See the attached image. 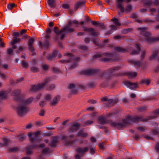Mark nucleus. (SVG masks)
<instances>
[{"label":"nucleus","instance_id":"nucleus-1","mask_svg":"<svg viewBox=\"0 0 159 159\" xmlns=\"http://www.w3.org/2000/svg\"><path fill=\"white\" fill-rule=\"evenodd\" d=\"M157 117V116H148V118H143L141 117H139L136 116L134 117H132L130 116H127L125 117V119H122V123H113L112 125L116 126L118 125L117 129H120L121 128L126 127L128 125L130 124L129 121H131L133 122L138 123L139 121L143 122L147 121L148 120L155 119Z\"/></svg>","mask_w":159,"mask_h":159},{"label":"nucleus","instance_id":"nucleus-2","mask_svg":"<svg viewBox=\"0 0 159 159\" xmlns=\"http://www.w3.org/2000/svg\"><path fill=\"white\" fill-rule=\"evenodd\" d=\"M139 29L143 31H142L140 32V34L145 37V40L148 43H151L159 41V37H151V34L150 33L147 31H144V30L146 29V28H140Z\"/></svg>","mask_w":159,"mask_h":159},{"label":"nucleus","instance_id":"nucleus-3","mask_svg":"<svg viewBox=\"0 0 159 159\" xmlns=\"http://www.w3.org/2000/svg\"><path fill=\"white\" fill-rule=\"evenodd\" d=\"M51 80L50 77L45 78L43 82L41 83H39L37 84L33 85L31 86L30 90L32 92H36L39 91L43 88L46 86V84Z\"/></svg>","mask_w":159,"mask_h":159},{"label":"nucleus","instance_id":"nucleus-4","mask_svg":"<svg viewBox=\"0 0 159 159\" xmlns=\"http://www.w3.org/2000/svg\"><path fill=\"white\" fill-rule=\"evenodd\" d=\"M40 131H37L35 133L29 132L28 134L29 140L32 144L34 143L35 142L39 143L41 141L42 139L38 136L40 134Z\"/></svg>","mask_w":159,"mask_h":159},{"label":"nucleus","instance_id":"nucleus-5","mask_svg":"<svg viewBox=\"0 0 159 159\" xmlns=\"http://www.w3.org/2000/svg\"><path fill=\"white\" fill-rule=\"evenodd\" d=\"M124 1V0H117V7L120 9V12L122 13H123L124 11L129 12L132 10V6L130 5H129L125 7L124 9V7L122 5V3Z\"/></svg>","mask_w":159,"mask_h":159},{"label":"nucleus","instance_id":"nucleus-6","mask_svg":"<svg viewBox=\"0 0 159 159\" xmlns=\"http://www.w3.org/2000/svg\"><path fill=\"white\" fill-rule=\"evenodd\" d=\"M11 94L12 96L14 97V100L19 102L24 97L23 95L21 94L20 90L19 89L13 90L11 93Z\"/></svg>","mask_w":159,"mask_h":159},{"label":"nucleus","instance_id":"nucleus-7","mask_svg":"<svg viewBox=\"0 0 159 159\" xmlns=\"http://www.w3.org/2000/svg\"><path fill=\"white\" fill-rule=\"evenodd\" d=\"M100 70L99 69H89L80 71L79 72V74L82 75H91L96 74Z\"/></svg>","mask_w":159,"mask_h":159},{"label":"nucleus","instance_id":"nucleus-8","mask_svg":"<svg viewBox=\"0 0 159 159\" xmlns=\"http://www.w3.org/2000/svg\"><path fill=\"white\" fill-rule=\"evenodd\" d=\"M17 112L19 116H22L24 113H26L28 111V109L25 105H20L16 108Z\"/></svg>","mask_w":159,"mask_h":159},{"label":"nucleus","instance_id":"nucleus-9","mask_svg":"<svg viewBox=\"0 0 159 159\" xmlns=\"http://www.w3.org/2000/svg\"><path fill=\"white\" fill-rule=\"evenodd\" d=\"M71 123L72 124V125L68 129V131L70 133L76 132L80 127V124L78 123Z\"/></svg>","mask_w":159,"mask_h":159},{"label":"nucleus","instance_id":"nucleus-10","mask_svg":"<svg viewBox=\"0 0 159 159\" xmlns=\"http://www.w3.org/2000/svg\"><path fill=\"white\" fill-rule=\"evenodd\" d=\"M103 56L111 57H113L114 54L112 53L108 52H104L102 54H97L93 56L92 58L93 59H95L102 57Z\"/></svg>","mask_w":159,"mask_h":159},{"label":"nucleus","instance_id":"nucleus-11","mask_svg":"<svg viewBox=\"0 0 159 159\" xmlns=\"http://www.w3.org/2000/svg\"><path fill=\"white\" fill-rule=\"evenodd\" d=\"M66 55L69 57V59L67 60H61L60 61V62L63 63H67L74 60V56L72 53H69L66 54Z\"/></svg>","mask_w":159,"mask_h":159},{"label":"nucleus","instance_id":"nucleus-12","mask_svg":"<svg viewBox=\"0 0 159 159\" xmlns=\"http://www.w3.org/2000/svg\"><path fill=\"white\" fill-rule=\"evenodd\" d=\"M126 85L132 90H135L139 87L137 82L132 83L129 81H126L125 83Z\"/></svg>","mask_w":159,"mask_h":159},{"label":"nucleus","instance_id":"nucleus-13","mask_svg":"<svg viewBox=\"0 0 159 159\" xmlns=\"http://www.w3.org/2000/svg\"><path fill=\"white\" fill-rule=\"evenodd\" d=\"M58 136L52 137V140L49 144L51 147L52 148L56 147L58 142Z\"/></svg>","mask_w":159,"mask_h":159},{"label":"nucleus","instance_id":"nucleus-14","mask_svg":"<svg viewBox=\"0 0 159 159\" xmlns=\"http://www.w3.org/2000/svg\"><path fill=\"white\" fill-rule=\"evenodd\" d=\"M73 137H74V135L71 134V135H70L69 136V137L71 138H73ZM68 138H69V137H67L66 136H63L61 137L62 140L65 141V145L66 146L73 143L75 141L74 140H71V141L66 140L67 139H68Z\"/></svg>","mask_w":159,"mask_h":159},{"label":"nucleus","instance_id":"nucleus-15","mask_svg":"<svg viewBox=\"0 0 159 159\" xmlns=\"http://www.w3.org/2000/svg\"><path fill=\"white\" fill-rule=\"evenodd\" d=\"M35 39L33 38H30L28 41V46L29 50L31 52H33L34 51V49L33 46V44Z\"/></svg>","mask_w":159,"mask_h":159},{"label":"nucleus","instance_id":"nucleus-16","mask_svg":"<svg viewBox=\"0 0 159 159\" xmlns=\"http://www.w3.org/2000/svg\"><path fill=\"white\" fill-rule=\"evenodd\" d=\"M129 63L134 65L137 68H140L141 66V62L140 61H134V60H130L128 61Z\"/></svg>","mask_w":159,"mask_h":159},{"label":"nucleus","instance_id":"nucleus-17","mask_svg":"<svg viewBox=\"0 0 159 159\" xmlns=\"http://www.w3.org/2000/svg\"><path fill=\"white\" fill-rule=\"evenodd\" d=\"M31 145L28 146L27 147L29 149H30L32 150L33 149H36L38 148H43L45 146V144L44 143H41L39 145H37L36 144H33Z\"/></svg>","mask_w":159,"mask_h":159},{"label":"nucleus","instance_id":"nucleus-18","mask_svg":"<svg viewBox=\"0 0 159 159\" xmlns=\"http://www.w3.org/2000/svg\"><path fill=\"white\" fill-rule=\"evenodd\" d=\"M34 98L32 97H30L25 100H24V98H22V100H20V102L26 106L27 105L30 104L33 101Z\"/></svg>","mask_w":159,"mask_h":159},{"label":"nucleus","instance_id":"nucleus-19","mask_svg":"<svg viewBox=\"0 0 159 159\" xmlns=\"http://www.w3.org/2000/svg\"><path fill=\"white\" fill-rule=\"evenodd\" d=\"M60 96L57 95L54 98L53 101L50 103V105L51 106H55L60 101Z\"/></svg>","mask_w":159,"mask_h":159},{"label":"nucleus","instance_id":"nucleus-20","mask_svg":"<svg viewBox=\"0 0 159 159\" xmlns=\"http://www.w3.org/2000/svg\"><path fill=\"white\" fill-rule=\"evenodd\" d=\"M98 22L96 21H92L91 23L93 25H95L96 26H98L100 27V28L102 30H105L106 29V26L103 23H98Z\"/></svg>","mask_w":159,"mask_h":159},{"label":"nucleus","instance_id":"nucleus-21","mask_svg":"<svg viewBox=\"0 0 159 159\" xmlns=\"http://www.w3.org/2000/svg\"><path fill=\"white\" fill-rule=\"evenodd\" d=\"M84 31L85 32H90L91 34L94 36H97L98 35V33L96 32L94 29L92 28H86L84 29Z\"/></svg>","mask_w":159,"mask_h":159},{"label":"nucleus","instance_id":"nucleus-22","mask_svg":"<svg viewBox=\"0 0 159 159\" xmlns=\"http://www.w3.org/2000/svg\"><path fill=\"white\" fill-rule=\"evenodd\" d=\"M58 51L56 50L53 51L51 54L48 55L47 57V59L50 60H52L57 56Z\"/></svg>","mask_w":159,"mask_h":159},{"label":"nucleus","instance_id":"nucleus-23","mask_svg":"<svg viewBox=\"0 0 159 159\" xmlns=\"http://www.w3.org/2000/svg\"><path fill=\"white\" fill-rule=\"evenodd\" d=\"M115 50L118 52L126 53L129 52L127 48H124L120 47H116L114 48Z\"/></svg>","mask_w":159,"mask_h":159},{"label":"nucleus","instance_id":"nucleus-24","mask_svg":"<svg viewBox=\"0 0 159 159\" xmlns=\"http://www.w3.org/2000/svg\"><path fill=\"white\" fill-rule=\"evenodd\" d=\"M151 80L149 78L147 79H142L139 81V84H145L149 85L151 83Z\"/></svg>","mask_w":159,"mask_h":159},{"label":"nucleus","instance_id":"nucleus-25","mask_svg":"<svg viewBox=\"0 0 159 159\" xmlns=\"http://www.w3.org/2000/svg\"><path fill=\"white\" fill-rule=\"evenodd\" d=\"M85 1L80 2L76 3L75 6L74 10L76 11L80 7L84 6Z\"/></svg>","mask_w":159,"mask_h":159},{"label":"nucleus","instance_id":"nucleus-26","mask_svg":"<svg viewBox=\"0 0 159 159\" xmlns=\"http://www.w3.org/2000/svg\"><path fill=\"white\" fill-rule=\"evenodd\" d=\"M120 68V67L119 66H116L113 67L108 69L107 70V72L110 73H112L114 72L115 71H117L119 70Z\"/></svg>","mask_w":159,"mask_h":159},{"label":"nucleus","instance_id":"nucleus-27","mask_svg":"<svg viewBox=\"0 0 159 159\" xmlns=\"http://www.w3.org/2000/svg\"><path fill=\"white\" fill-rule=\"evenodd\" d=\"M137 74L136 72H128L125 73V76H127L129 78H134L136 77L137 75Z\"/></svg>","mask_w":159,"mask_h":159},{"label":"nucleus","instance_id":"nucleus-28","mask_svg":"<svg viewBox=\"0 0 159 159\" xmlns=\"http://www.w3.org/2000/svg\"><path fill=\"white\" fill-rule=\"evenodd\" d=\"M121 121L122 122L121 123H120V122H112V120H106V119L105 120V124L106 123H110V125H111V127H114L115 128H116V129H117L118 130H121V129H124L125 128H121V129H117L118 125H117L116 126H114L113 125H112V124L113 123H122L123 122H122V120H121Z\"/></svg>","mask_w":159,"mask_h":159},{"label":"nucleus","instance_id":"nucleus-29","mask_svg":"<svg viewBox=\"0 0 159 159\" xmlns=\"http://www.w3.org/2000/svg\"><path fill=\"white\" fill-rule=\"evenodd\" d=\"M141 1L143 3V7H150L152 3V1L150 0L147 1L146 0H141Z\"/></svg>","mask_w":159,"mask_h":159},{"label":"nucleus","instance_id":"nucleus-30","mask_svg":"<svg viewBox=\"0 0 159 159\" xmlns=\"http://www.w3.org/2000/svg\"><path fill=\"white\" fill-rule=\"evenodd\" d=\"M84 129H80L78 132V136L79 137H81L83 138L86 137L88 134L87 133H84Z\"/></svg>","mask_w":159,"mask_h":159},{"label":"nucleus","instance_id":"nucleus-31","mask_svg":"<svg viewBox=\"0 0 159 159\" xmlns=\"http://www.w3.org/2000/svg\"><path fill=\"white\" fill-rule=\"evenodd\" d=\"M89 150V148L88 147H85L82 149L81 148H78L77 149V151L79 153L82 154L83 153L86 152Z\"/></svg>","mask_w":159,"mask_h":159},{"label":"nucleus","instance_id":"nucleus-32","mask_svg":"<svg viewBox=\"0 0 159 159\" xmlns=\"http://www.w3.org/2000/svg\"><path fill=\"white\" fill-rule=\"evenodd\" d=\"M48 3L49 6L52 8H54L56 7L55 0H48Z\"/></svg>","mask_w":159,"mask_h":159},{"label":"nucleus","instance_id":"nucleus-33","mask_svg":"<svg viewBox=\"0 0 159 159\" xmlns=\"http://www.w3.org/2000/svg\"><path fill=\"white\" fill-rule=\"evenodd\" d=\"M53 31L54 33L57 35L60 34L61 33L65 31H63V28L61 29L60 30L58 27L57 26H55L54 27Z\"/></svg>","mask_w":159,"mask_h":159},{"label":"nucleus","instance_id":"nucleus-34","mask_svg":"<svg viewBox=\"0 0 159 159\" xmlns=\"http://www.w3.org/2000/svg\"><path fill=\"white\" fill-rule=\"evenodd\" d=\"M2 141L3 142V143H0V144L2 145V146L7 147L9 144L10 141L7 138H4L2 139Z\"/></svg>","mask_w":159,"mask_h":159},{"label":"nucleus","instance_id":"nucleus-35","mask_svg":"<svg viewBox=\"0 0 159 159\" xmlns=\"http://www.w3.org/2000/svg\"><path fill=\"white\" fill-rule=\"evenodd\" d=\"M106 119L103 117L100 116L98 118V123L101 125H104L105 124Z\"/></svg>","mask_w":159,"mask_h":159},{"label":"nucleus","instance_id":"nucleus-36","mask_svg":"<svg viewBox=\"0 0 159 159\" xmlns=\"http://www.w3.org/2000/svg\"><path fill=\"white\" fill-rule=\"evenodd\" d=\"M50 41L49 39H45L44 42L43 43V47L45 48L48 49L49 46Z\"/></svg>","mask_w":159,"mask_h":159},{"label":"nucleus","instance_id":"nucleus-37","mask_svg":"<svg viewBox=\"0 0 159 159\" xmlns=\"http://www.w3.org/2000/svg\"><path fill=\"white\" fill-rule=\"evenodd\" d=\"M0 97H1L2 99H4L7 98V93L3 91L0 92Z\"/></svg>","mask_w":159,"mask_h":159},{"label":"nucleus","instance_id":"nucleus-38","mask_svg":"<svg viewBox=\"0 0 159 159\" xmlns=\"http://www.w3.org/2000/svg\"><path fill=\"white\" fill-rule=\"evenodd\" d=\"M20 40L19 38H17L16 37H14L13 38V39L12 41H11V44H15L16 43L20 42Z\"/></svg>","mask_w":159,"mask_h":159},{"label":"nucleus","instance_id":"nucleus-39","mask_svg":"<svg viewBox=\"0 0 159 159\" xmlns=\"http://www.w3.org/2000/svg\"><path fill=\"white\" fill-rule=\"evenodd\" d=\"M111 20L114 22L116 26H120L121 24L119 22V20L118 19L115 18H113Z\"/></svg>","mask_w":159,"mask_h":159},{"label":"nucleus","instance_id":"nucleus-40","mask_svg":"<svg viewBox=\"0 0 159 159\" xmlns=\"http://www.w3.org/2000/svg\"><path fill=\"white\" fill-rule=\"evenodd\" d=\"M72 22L71 20H69L67 23L66 25L63 28V31H66V29H67V27H70L72 26Z\"/></svg>","mask_w":159,"mask_h":159},{"label":"nucleus","instance_id":"nucleus-41","mask_svg":"<svg viewBox=\"0 0 159 159\" xmlns=\"http://www.w3.org/2000/svg\"><path fill=\"white\" fill-rule=\"evenodd\" d=\"M107 101L108 103L111 104L113 103L114 104L117 103L118 101V100L117 99H116L115 100H114L112 99H110L108 100Z\"/></svg>","mask_w":159,"mask_h":159},{"label":"nucleus","instance_id":"nucleus-42","mask_svg":"<svg viewBox=\"0 0 159 159\" xmlns=\"http://www.w3.org/2000/svg\"><path fill=\"white\" fill-rule=\"evenodd\" d=\"M92 41L93 43L99 47L100 48H104V46L103 44H99L96 40L95 39H92Z\"/></svg>","mask_w":159,"mask_h":159},{"label":"nucleus","instance_id":"nucleus-43","mask_svg":"<svg viewBox=\"0 0 159 159\" xmlns=\"http://www.w3.org/2000/svg\"><path fill=\"white\" fill-rule=\"evenodd\" d=\"M112 60V58L103 57L100 59V61L103 62H107Z\"/></svg>","mask_w":159,"mask_h":159},{"label":"nucleus","instance_id":"nucleus-44","mask_svg":"<svg viewBox=\"0 0 159 159\" xmlns=\"http://www.w3.org/2000/svg\"><path fill=\"white\" fill-rule=\"evenodd\" d=\"M147 110V107L145 106H143L139 107L138 109V111L140 112H143Z\"/></svg>","mask_w":159,"mask_h":159},{"label":"nucleus","instance_id":"nucleus-45","mask_svg":"<svg viewBox=\"0 0 159 159\" xmlns=\"http://www.w3.org/2000/svg\"><path fill=\"white\" fill-rule=\"evenodd\" d=\"M158 129H152L151 130V132L152 134L154 135H158L159 137V131H158Z\"/></svg>","mask_w":159,"mask_h":159},{"label":"nucleus","instance_id":"nucleus-46","mask_svg":"<svg viewBox=\"0 0 159 159\" xmlns=\"http://www.w3.org/2000/svg\"><path fill=\"white\" fill-rule=\"evenodd\" d=\"M30 70L34 73H36L39 72V69L38 67L35 66H33L31 67L30 68Z\"/></svg>","mask_w":159,"mask_h":159},{"label":"nucleus","instance_id":"nucleus-47","mask_svg":"<svg viewBox=\"0 0 159 159\" xmlns=\"http://www.w3.org/2000/svg\"><path fill=\"white\" fill-rule=\"evenodd\" d=\"M157 51H155L153 52L151 56L150 57L149 59L150 60H152L154 59L158 54Z\"/></svg>","mask_w":159,"mask_h":159},{"label":"nucleus","instance_id":"nucleus-48","mask_svg":"<svg viewBox=\"0 0 159 159\" xmlns=\"http://www.w3.org/2000/svg\"><path fill=\"white\" fill-rule=\"evenodd\" d=\"M18 148L16 147H14L9 149V151L10 152H16L18 151Z\"/></svg>","mask_w":159,"mask_h":159},{"label":"nucleus","instance_id":"nucleus-49","mask_svg":"<svg viewBox=\"0 0 159 159\" xmlns=\"http://www.w3.org/2000/svg\"><path fill=\"white\" fill-rule=\"evenodd\" d=\"M52 70L53 72L55 73H59L61 72V71L59 69L55 67L52 68Z\"/></svg>","mask_w":159,"mask_h":159},{"label":"nucleus","instance_id":"nucleus-50","mask_svg":"<svg viewBox=\"0 0 159 159\" xmlns=\"http://www.w3.org/2000/svg\"><path fill=\"white\" fill-rule=\"evenodd\" d=\"M22 66L24 68H27L28 66V64L24 61H22L21 63Z\"/></svg>","mask_w":159,"mask_h":159},{"label":"nucleus","instance_id":"nucleus-51","mask_svg":"<svg viewBox=\"0 0 159 159\" xmlns=\"http://www.w3.org/2000/svg\"><path fill=\"white\" fill-rule=\"evenodd\" d=\"M72 23L73 24L75 25H83L84 24V22L83 21H81L80 23H79L77 20H73Z\"/></svg>","mask_w":159,"mask_h":159},{"label":"nucleus","instance_id":"nucleus-52","mask_svg":"<svg viewBox=\"0 0 159 159\" xmlns=\"http://www.w3.org/2000/svg\"><path fill=\"white\" fill-rule=\"evenodd\" d=\"M141 45L139 43H137L135 44V48L137 49V50L139 52H140L141 50Z\"/></svg>","mask_w":159,"mask_h":159},{"label":"nucleus","instance_id":"nucleus-53","mask_svg":"<svg viewBox=\"0 0 159 159\" xmlns=\"http://www.w3.org/2000/svg\"><path fill=\"white\" fill-rule=\"evenodd\" d=\"M113 76L116 77L125 76V73L119 72L117 74H114Z\"/></svg>","mask_w":159,"mask_h":159},{"label":"nucleus","instance_id":"nucleus-54","mask_svg":"<svg viewBox=\"0 0 159 159\" xmlns=\"http://www.w3.org/2000/svg\"><path fill=\"white\" fill-rule=\"evenodd\" d=\"M55 87V86L54 84H51L47 89V90H53Z\"/></svg>","mask_w":159,"mask_h":159},{"label":"nucleus","instance_id":"nucleus-55","mask_svg":"<svg viewBox=\"0 0 159 159\" xmlns=\"http://www.w3.org/2000/svg\"><path fill=\"white\" fill-rule=\"evenodd\" d=\"M93 122V121L88 120L85 121L84 124L85 125H89L92 124Z\"/></svg>","mask_w":159,"mask_h":159},{"label":"nucleus","instance_id":"nucleus-56","mask_svg":"<svg viewBox=\"0 0 159 159\" xmlns=\"http://www.w3.org/2000/svg\"><path fill=\"white\" fill-rule=\"evenodd\" d=\"M16 5L14 3H12L11 4H8L7 5V8L9 9H12L16 7Z\"/></svg>","mask_w":159,"mask_h":159},{"label":"nucleus","instance_id":"nucleus-57","mask_svg":"<svg viewBox=\"0 0 159 159\" xmlns=\"http://www.w3.org/2000/svg\"><path fill=\"white\" fill-rule=\"evenodd\" d=\"M33 153L32 150L30 149H29L28 147L26 148V153L27 155H30Z\"/></svg>","mask_w":159,"mask_h":159},{"label":"nucleus","instance_id":"nucleus-58","mask_svg":"<svg viewBox=\"0 0 159 159\" xmlns=\"http://www.w3.org/2000/svg\"><path fill=\"white\" fill-rule=\"evenodd\" d=\"M99 148L102 150H104L105 148L104 147V143L102 142L101 143H99L98 145Z\"/></svg>","mask_w":159,"mask_h":159},{"label":"nucleus","instance_id":"nucleus-59","mask_svg":"<svg viewBox=\"0 0 159 159\" xmlns=\"http://www.w3.org/2000/svg\"><path fill=\"white\" fill-rule=\"evenodd\" d=\"M78 92V91L77 89H73L70 91V95H72V94L75 95Z\"/></svg>","mask_w":159,"mask_h":159},{"label":"nucleus","instance_id":"nucleus-60","mask_svg":"<svg viewBox=\"0 0 159 159\" xmlns=\"http://www.w3.org/2000/svg\"><path fill=\"white\" fill-rule=\"evenodd\" d=\"M75 31L74 29L70 28V27H67V29H66V31H67V33H70L73 32Z\"/></svg>","mask_w":159,"mask_h":159},{"label":"nucleus","instance_id":"nucleus-61","mask_svg":"<svg viewBox=\"0 0 159 159\" xmlns=\"http://www.w3.org/2000/svg\"><path fill=\"white\" fill-rule=\"evenodd\" d=\"M88 86L89 88H94L95 87L96 85L93 83L91 82L88 84Z\"/></svg>","mask_w":159,"mask_h":159},{"label":"nucleus","instance_id":"nucleus-62","mask_svg":"<svg viewBox=\"0 0 159 159\" xmlns=\"http://www.w3.org/2000/svg\"><path fill=\"white\" fill-rule=\"evenodd\" d=\"M80 48L81 49L84 51H87L88 49V47L84 45L80 46Z\"/></svg>","mask_w":159,"mask_h":159},{"label":"nucleus","instance_id":"nucleus-63","mask_svg":"<svg viewBox=\"0 0 159 159\" xmlns=\"http://www.w3.org/2000/svg\"><path fill=\"white\" fill-rule=\"evenodd\" d=\"M155 148L157 152H159V142L157 143L155 146Z\"/></svg>","mask_w":159,"mask_h":159},{"label":"nucleus","instance_id":"nucleus-64","mask_svg":"<svg viewBox=\"0 0 159 159\" xmlns=\"http://www.w3.org/2000/svg\"><path fill=\"white\" fill-rule=\"evenodd\" d=\"M153 113L155 114V116H157L159 115V108L155 110L153 112Z\"/></svg>","mask_w":159,"mask_h":159}]
</instances>
